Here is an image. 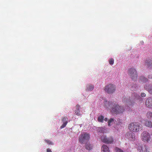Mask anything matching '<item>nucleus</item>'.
I'll return each mask as SVG.
<instances>
[{"label":"nucleus","instance_id":"nucleus-22","mask_svg":"<svg viewBox=\"0 0 152 152\" xmlns=\"http://www.w3.org/2000/svg\"><path fill=\"white\" fill-rule=\"evenodd\" d=\"M105 131V129L102 127H99L98 129V131L100 133H104Z\"/></svg>","mask_w":152,"mask_h":152},{"label":"nucleus","instance_id":"nucleus-8","mask_svg":"<svg viewBox=\"0 0 152 152\" xmlns=\"http://www.w3.org/2000/svg\"><path fill=\"white\" fill-rule=\"evenodd\" d=\"M101 139L102 142L107 144L112 143L113 142V138L111 137H107L105 136H103L101 137Z\"/></svg>","mask_w":152,"mask_h":152},{"label":"nucleus","instance_id":"nucleus-7","mask_svg":"<svg viewBox=\"0 0 152 152\" xmlns=\"http://www.w3.org/2000/svg\"><path fill=\"white\" fill-rule=\"evenodd\" d=\"M123 102L129 107H130L133 106L135 103L134 99L133 100L132 99H129L128 98H124L123 99Z\"/></svg>","mask_w":152,"mask_h":152},{"label":"nucleus","instance_id":"nucleus-19","mask_svg":"<svg viewBox=\"0 0 152 152\" xmlns=\"http://www.w3.org/2000/svg\"><path fill=\"white\" fill-rule=\"evenodd\" d=\"M86 148L88 150H90L92 149V146L91 144H87L86 146Z\"/></svg>","mask_w":152,"mask_h":152},{"label":"nucleus","instance_id":"nucleus-33","mask_svg":"<svg viewBox=\"0 0 152 152\" xmlns=\"http://www.w3.org/2000/svg\"><path fill=\"white\" fill-rule=\"evenodd\" d=\"M104 120L105 121H108V119L107 118H106L104 119Z\"/></svg>","mask_w":152,"mask_h":152},{"label":"nucleus","instance_id":"nucleus-2","mask_svg":"<svg viewBox=\"0 0 152 152\" xmlns=\"http://www.w3.org/2000/svg\"><path fill=\"white\" fill-rule=\"evenodd\" d=\"M128 128L131 132H137L142 129V126L140 123L134 122L129 124Z\"/></svg>","mask_w":152,"mask_h":152},{"label":"nucleus","instance_id":"nucleus-11","mask_svg":"<svg viewBox=\"0 0 152 152\" xmlns=\"http://www.w3.org/2000/svg\"><path fill=\"white\" fill-rule=\"evenodd\" d=\"M145 104L147 107H152V97H149L146 100Z\"/></svg>","mask_w":152,"mask_h":152},{"label":"nucleus","instance_id":"nucleus-13","mask_svg":"<svg viewBox=\"0 0 152 152\" xmlns=\"http://www.w3.org/2000/svg\"><path fill=\"white\" fill-rule=\"evenodd\" d=\"M144 88L150 93L152 94V84L146 85L145 86Z\"/></svg>","mask_w":152,"mask_h":152},{"label":"nucleus","instance_id":"nucleus-31","mask_svg":"<svg viewBox=\"0 0 152 152\" xmlns=\"http://www.w3.org/2000/svg\"><path fill=\"white\" fill-rule=\"evenodd\" d=\"M148 78H149V79L152 78V75H149L148 76Z\"/></svg>","mask_w":152,"mask_h":152},{"label":"nucleus","instance_id":"nucleus-18","mask_svg":"<svg viewBox=\"0 0 152 152\" xmlns=\"http://www.w3.org/2000/svg\"><path fill=\"white\" fill-rule=\"evenodd\" d=\"M152 64V60H146L145 65L149 67Z\"/></svg>","mask_w":152,"mask_h":152},{"label":"nucleus","instance_id":"nucleus-15","mask_svg":"<svg viewBox=\"0 0 152 152\" xmlns=\"http://www.w3.org/2000/svg\"><path fill=\"white\" fill-rule=\"evenodd\" d=\"M80 106L78 104H77L76 106V109L75 110V114L77 115H80Z\"/></svg>","mask_w":152,"mask_h":152},{"label":"nucleus","instance_id":"nucleus-1","mask_svg":"<svg viewBox=\"0 0 152 152\" xmlns=\"http://www.w3.org/2000/svg\"><path fill=\"white\" fill-rule=\"evenodd\" d=\"M104 103V107L106 109L110 110L112 113L118 114L123 113L124 111L123 107L119 106L114 101L107 102V100L105 99Z\"/></svg>","mask_w":152,"mask_h":152},{"label":"nucleus","instance_id":"nucleus-10","mask_svg":"<svg viewBox=\"0 0 152 152\" xmlns=\"http://www.w3.org/2000/svg\"><path fill=\"white\" fill-rule=\"evenodd\" d=\"M125 136L127 139L133 141L135 139V134L132 132H127Z\"/></svg>","mask_w":152,"mask_h":152},{"label":"nucleus","instance_id":"nucleus-16","mask_svg":"<svg viewBox=\"0 0 152 152\" xmlns=\"http://www.w3.org/2000/svg\"><path fill=\"white\" fill-rule=\"evenodd\" d=\"M145 125L147 127L152 128V122L151 121H146L145 122Z\"/></svg>","mask_w":152,"mask_h":152},{"label":"nucleus","instance_id":"nucleus-6","mask_svg":"<svg viewBox=\"0 0 152 152\" xmlns=\"http://www.w3.org/2000/svg\"><path fill=\"white\" fill-rule=\"evenodd\" d=\"M128 73L132 80H136L137 74L136 70L134 69L133 68L130 69L128 71Z\"/></svg>","mask_w":152,"mask_h":152},{"label":"nucleus","instance_id":"nucleus-28","mask_svg":"<svg viewBox=\"0 0 152 152\" xmlns=\"http://www.w3.org/2000/svg\"><path fill=\"white\" fill-rule=\"evenodd\" d=\"M136 87H137L136 85H134L133 86H132L131 89L133 91V90L135 91V90H136Z\"/></svg>","mask_w":152,"mask_h":152},{"label":"nucleus","instance_id":"nucleus-21","mask_svg":"<svg viewBox=\"0 0 152 152\" xmlns=\"http://www.w3.org/2000/svg\"><path fill=\"white\" fill-rule=\"evenodd\" d=\"M146 116L148 118H151L152 117V112H148L146 114Z\"/></svg>","mask_w":152,"mask_h":152},{"label":"nucleus","instance_id":"nucleus-4","mask_svg":"<svg viewBox=\"0 0 152 152\" xmlns=\"http://www.w3.org/2000/svg\"><path fill=\"white\" fill-rule=\"evenodd\" d=\"M141 137L142 140L144 142H147L151 139V135L147 131H144L141 134Z\"/></svg>","mask_w":152,"mask_h":152},{"label":"nucleus","instance_id":"nucleus-20","mask_svg":"<svg viewBox=\"0 0 152 152\" xmlns=\"http://www.w3.org/2000/svg\"><path fill=\"white\" fill-rule=\"evenodd\" d=\"M104 119V117L102 115L99 116L98 118V120L99 122H102Z\"/></svg>","mask_w":152,"mask_h":152},{"label":"nucleus","instance_id":"nucleus-14","mask_svg":"<svg viewBox=\"0 0 152 152\" xmlns=\"http://www.w3.org/2000/svg\"><path fill=\"white\" fill-rule=\"evenodd\" d=\"M102 152H110L109 148L106 145H103L101 148Z\"/></svg>","mask_w":152,"mask_h":152},{"label":"nucleus","instance_id":"nucleus-5","mask_svg":"<svg viewBox=\"0 0 152 152\" xmlns=\"http://www.w3.org/2000/svg\"><path fill=\"white\" fill-rule=\"evenodd\" d=\"M90 138V135L89 134L84 133L82 134L79 138V141L81 143L87 142Z\"/></svg>","mask_w":152,"mask_h":152},{"label":"nucleus","instance_id":"nucleus-32","mask_svg":"<svg viewBox=\"0 0 152 152\" xmlns=\"http://www.w3.org/2000/svg\"><path fill=\"white\" fill-rule=\"evenodd\" d=\"M47 152H52L51 150L49 149H47Z\"/></svg>","mask_w":152,"mask_h":152},{"label":"nucleus","instance_id":"nucleus-17","mask_svg":"<svg viewBox=\"0 0 152 152\" xmlns=\"http://www.w3.org/2000/svg\"><path fill=\"white\" fill-rule=\"evenodd\" d=\"M94 88V86L93 85L91 84H88L87 86L86 90L88 91H91Z\"/></svg>","mask_w":152,"mask_h":152},{"label":"nucleus","instance_id":"nucleus-3","mask_svg":"<svg viewBox=\"0 0 152 152\" xmlns=\"http://www.w3.org/2000/svg\"><path fill=\"white\" fill-rule=\"evenodd\" d=\"M105 91L108 94H112L114 93L116 90L115 86L112 84H109L106 85L104 88Z\"/></svg>","mask_w":152,"mask_h":152},{"label":"nucleus","instance_id":"nucleus-25","mask_svg":"<svg viewBox=\"0 0 152 152\" xmlns=\"http://www.w3.org/2000/svg\"><path fill=\"white\" fill-rule=\"evenodd\" d=\"M109 61L110 64L112 65H113L114 64V60L113 58H111L109 60Z\"/></svg>","mask_w":152,"mask_h":152},{"label":"nucleus","instance_id":"nucleus-30","mask_svg":"<svg viewBox=\"0 0 152 152\" xmlns=\"http://www.w3.org/2000/svg\"><path fill=\"white\" fill-rule=\"evenodd\" d=\"M141 96L143 97H145V93H143L141 94Z\"/></svg>","mask_w":152,"mask_h":152},{"label":"nucleus","instance_id":"nucleus-29","mask_svg":"<svg viewBox=\"0 0 152 152\" xmlns=\"http://www.w3.org/2000/svg\"><path fill=\"white\" fill-rule=\"evenodd\" d=\"M132 96L134 97V99L137 98V94L135 93L133 94Z\"/></svg>","mask_w":152,"mask_h":152},{"label":"nucleus","instance_id":"nucleus-27","mask_svg":"<svg viewBox=\"0 0 152 152\" xmlns=\"http://www.w3.org/2000/svg\"><path fill=\"white\" fill-rule=\"evenodd\" d=\"M45 141L49 145H53V143L52 142L50 141L49 140H45Z\"/></svg>","mask_w":152,"mask_h":152},{"label":"nucleus","instance_id":"nucleus-23","mask_svg":"<svg viewBox=\"0 0 152 152\" xmlns=\"http://www.w3.org/2000/svg\"><path fill=\"white\" fill-rule=\"evenodd\" d=\"M114 121V119L113 118H110L108 121V125L109 126H111V123Z\"/></svg>","mask_w":152,"mask_h":152},{"label":"nucleus","instance_id":"nucleus-26","mask_svg":"<svg viewBox=\"0 0 152 152\" xmlns=\"http://www.w3.org/2000/svg\"><path fill=\"white\" fill-rule=\"evenodd\" d=\"M115 150L116 152H124L123 151L117 147L115 148Z\"/></svg>","mask_w":152,"mask_h":152},{"label":"nucleus","instance_id":"nucleus-24","mask_svg":"<svg viewBox=\"0 0 152 152\" xmlns=\"http://www.w3.org/2000/svg\"><path fill=\"white\" fill-rule=\"evenodd\" d=\"M140 80H141L142 81H143V82H146L148 80L147 79V78H145L143 76L140 77Z\"/></svg>","mask_w":152,"mask_h":152},{"label":"nucleus","instance_id":"nucleus-12","mask_svg":"<svg viewBox=\"0 0 152 152\" xmlns=\"http://www.w3.org/2000/svg\"><path fill=\"white\" fill-rule=\"evenodd\" d=\"M68 118L67 117H63L62 118V121L63 122V124L60 126L61 129L64 128L66 125L68 123Z\"/></svg>","mask_w":152,"mask_h":152},{"label":"nucleus","instance_id":"nucleus-9","mask_svg":"<svg viewBox=\"0 0 152 152\" xmlns=\"http://www.w3.org/2000/svg\"><path fill=\"white\" fill-rule=\"evenodd\" d=\"M149 147L145 145H140L137 147L138 152H149Z\"/></svg>","mask_w":152,"mask_h":152}]
</instances>
